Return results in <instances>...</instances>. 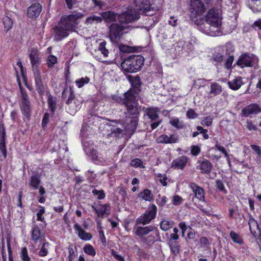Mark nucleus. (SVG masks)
I'll return each instance as SVG.
<instances>
[{
	"label": "nucleus",
	"instance_id": "1",
	"mask_svg": "<svg viewBox=\"0 0 261 261\" xmlns=\"http://www.w3.org/2000/svg\"><path fill=\"white\" fill-rule=\"evenodd\" d=\"M222 11L218 8L210 9L205 16V23L199 25V30L211 36H217L221 34Z\"/></svg>",
	"mask_w": 261,
	"mask_h": 261
},
{
	"label": "nucleus",
	"instance_id": "2",
	"mask_svg": "<svg viewBox=\"0 0 261 261\" xmlns=\"http://www.w3.org/2000/svg\"><path fill=\"white\" fill-rule=\"evenodd\" d=\"M101 16L106 22L115 21L117 18L121 23H128L135 21L139 18V15L133 10H128L119 15L117 13L109 11L102 13Z\"/></svg>",
	"mask_w": 261,
	"mask_h": 261
},
{
	"label": "nucleus",
	"instance_id": "3",
	"mask_svg": "<svg viewBox=\"0 0 261 261\" xmlns=\"http://www.w3.org/2000/svg\"><path fill=\"white\" fill-rule=\"evenodd\" d=\"M144 58L140 55H133L125 59L121 63L122 70L126 72L134 73L140 70L144 65Z\"/></svg>",
	"mask_w": 261,
	"mask_h": 261
},
{
	"label": "nucleus",
	"instance_id": "4",
	"mask_svg": "<svg viewBox=\"0 0 261 261\" xmlns=\"http://www.w3.org/2000/svg\"><path fill=\"white\" fill-rule=\"evenodd\" d=\"M124 105L126 109L125 112V117L139 118L141 111L140 107L136 102V96L133 93L132 90H128L125 93Z\"/></svg>",
	"mask_w": 261,
	"mask_h": 261
},
{
	"label": "nucleus",
	"instance_id": "5",
	"mask_svg": "<svg viewBox=\"0 0 261 261\" xmlns=\"http://www.w3.org/2000/svg\"><path fill=\"white\" fill-rule=\"evenodd\" d=\"M189 11L191 19L196 22L197 17L201 15L206 10L205 6L201 0H188Z\"/></svg>",
	"mask_w": 261,
	"mask_h": 261
},
{
	"label": "nucleus",
	"instance_id": "6",
	"mask_svg": "<svg viewBox=\"0 0 261 261\" xmlns=\"http://www.w3.org/2000/svg\"><path fill=\"white\" fill-rule=\"evenodd\" d=\"M83 15L80 13L69 15L66 17L62 18L60 23L65 30H67L68 32L74 31L78 24V20Z\"/></svg>",
	"mask_w": 261,
	"mask_h": 261
},
{
	"label": "nucleus",
	"instance_id": "7",
	"mask_svg": "<svg viewBox=\"0 0 261 261\" xmlns=\"http://www.w3.org/2000/svg\"><path fill=\"white\" fill-rule=\"evenodd\" d=\"M126 28L118 23H113L109 27V36L111 41L114 44H118L121 40L123 31Z\"/></svg>",
	"mask_w": 261,
	"mask_h": 261
},
{
	"label": "nucleus",
	"instance_id": "8",
	"mask_svg": "<svg viewBox=\"0 0 261 261\" xmlns=\"http://www.w3.org/2000/svg\"><path fill=\"white\" fill-rule=\"evenodd\" d=\"M156 212L157 207L155 205L151 204L145 213L137 219V223L143 225L149 224L152 220L155 219Z\"/></svg>",
	"mask_w": 261,
	"mask_h": 261
},
{
	"label": "nucleus",
	"instance_id": "9",
	"mask_svg": "<svg viewBox=\"0 0 261 261\" xmlns=\"http://www.w3.org/2000/svg\"><path fill=\"white\" fill-rule=\"evenodd\" d=\"M136 8L142 11L147 15H151L153 13L151 11H155L154 8L151 7L149 0H134Z\"/></svg>",
	"mask_w": 261,
	"mask_h": 261
},
{
	"label": "nucleus",
	"instance_id": "10",
	"mask_svg": "<svg viewBox=\"0 0 261 261\" xmlns=\"http://www.w3.org/2000/svg\"><path fill=\"white\" fill-rule=\"evenodd\" d=\"M158 112L159 110L158 108H150L146 110V115L152 122L151 123L152 129L156 128L162 122L161 120L159 119Z\"/></svg>",
	"mask_w": 261,
	"mask_h": 261
},
{
	"label": "nucleus",
	"instance_id": "11",
	"mask_svg": "<svg viewBox=\"0 0 261 261\" xmlns=\"http://www.w3.org/2000/svg\"><path fill=\"white\" fill-rule=\"evenodd\" d=\"M139 118L125 117L124 119V128L127 132L133 134L137 128Z\"/></svg>",
	"mask_w": 261,
	"mask_h": 261
},
{
	"label": "nucleus",
	"instance_id": "12",
	"mask_svg": "<svg viewBox=\"0 0 261 261\" xmlns=\"http://www.w3.org/2000/svg\"><path fill=\"white\" fill-rule=\"evenodd\" d=\"M261 112V107L256 103H251L242 110V116L248 117Z\"/></svg>",
	"mask_w": 261,
	"mask_h": 261
},
{
	"label": "nucleus",
	"instance_id": "13",
	"mask_svg": "<svg viewBox=\"0 0 261 261\" xmlns=\"http://www.w3.org/2000/svg\"><path fill=\"white\" fill-rule=\"evenodd\" d=\"M237 64L241 68L244 67H252L253 65V60L252 56L247 54L242 55L238 59Z\"/></svg>",
	"mask_w": 261,
	"mask_h": 261
},
{
	"label": "nucleus",
	"instance_id": "14",
	"mask_svg": "<svg viewBox=\"0 0 261 261\" xmlns=\"http://www.w3.org/2000/svg\"><path fill=\"white\" fill-rule=\"evenodd\" d=\"M42 11V6L38 3L33 4L27 10L28 16L30 18H35L38 17Z\"/></svg>",
	"mask_w": 261,
	"mask_h": 261
},
{
	"label": "nucleus",
	"instance_id": "15",
	"mask_svg": "<svg viewBox=\"0 0 261 261\" xmlns=\"http://www.w3.org/2000/svg\"><path fill=\"white\" fill-rule=\"evenodd\" d=\"M151 231H155V234H157L158 232V229L156 227L150 225L145 227H137L135 233L137 236L143 238V236L149 234Z\"/></svg>",
	"mask_w": 261,
	"mask_h": 261
},
{
	"label": "nucleus",
	"instance_id": "16",
	"mask_svg": "<svg viewBox=\"0 0 261 261\" xmlns=\"http://www.w3.org/2000/svg\"><path fill=\"white\" fill-rule=\"evenodd\" d=\"M70 94L68 96L67 100L66 101V103L68 106L69 113L71 114L75 113L77 111V106L76 105L75 100V95L72 89L70 88Z\"/></svg>",
	"mask_w": 261,
	"mask_h": 261
},
{
	"label": "nucleus",
	"instance_id": "17",
	"mask_svg": "<svg viewBox=\"0 0 261 261\" xmlns=\"http://www.w3.org/2000/svg\"><path fill=\"white\" fill-rule=\"evenodd\" d=\"M29 57L34 72L38 69L37 67L40 64V59L39 58L38 51L37 49L33 48L30 50Z\"/></svg>",
	"mask_w": 261,
	"mask_h": 261
},
{
	"label": "nucleus",
	"instance_id": "18",
	"mask_svg": "<svg viewBox=\"0 0 261 261\" xmlns=\"http://www.w3.org/2000/svg\"><path fill=\"white\" fill-rule=\"evenodd\" d=\"M188 162V158L182 155L174 159L171 163V167L174 169L183 170Z\"/></svg>",
	"mask_w": 261,
	"mask_h": 261
},
{
	"label": "nucleus",
	"instance_id": "19",
	"mask_svg": "<svg viewBox=\"0 0 261 261\" xmlns=\"http://www.w3.org/2000/svg\"><path fill=\"white\" fill-rule=\"evenodd\" d=\"M34 74L36 90L39 94L41 95L43 94L45 87L41 80L40 72L38 70V69H36V71L34 72Z\"/></svg>",
	"mask_w": 261,
	"mask_h": 261
},
{
	"label": "nucleus",
	"instance_id": "20",
	"mask_svg": "<svg viewBox=\"0 0 261 261\" xmlns=\"http://www.w3.org/2000/svg\"><path fill=\"white\" fill-rule=\"evenodd\" d=\"M190 188L194 193L195 196L199 200L204 201V190L197 186L194 182H191L189 185Z\"/></svg>",
	"mask_w": 261,
	"mask_h": 261
},
{
	"label": "nucleus",
	"instance_id": "21",
	"mask_svg": "<svg viewBox=\"0 0 261 261\" xmlns=\"http://www.w3.org/2000/svg\"><path fill=\"white\" fill-rule=\"evenodd\" d=\"M64 29L60 23L58 25L55 27L54 30L55 33V39L56 40H60L69 35L68 31Z\"/></svg>",
	"mask_w": 261,
	"mask_h": 261
},
{
	"label": "nucleus",
	"instance_id": "22",
	"mask_svg": "<svg viewBox=\"0 0 261 261\" xmlns=\"http://www.w3.org/2000/svg\"><path fill=\"white\" fill-rule=\"evenodd\" d=\"M74 228L76 231H77L78 236L81 239L85 241H88L92 239V234L90 233L87 232L84 230L78 223H76L74 224Z\"/></svg>",
	"mask_w": 261,
	"mask_h": 261
},
{
	"label": "nucleus",
	"instance_id": "23",
	"mask_svg": "<svg viewBox=\"0 0 261 261\" xmlns=\"http://www.w3.org/2000/svg\"><path fill=\"white\" fill-rule=\"evenodd\" d=\"M92 207L99 218H102L110 214V213H107L110 208V206L108 204L100 205L98 208L95 207L94 205H92Z\"/></svg>",
	"mask_w": 261,
	"mask_h": 261
},
{
	"label": "nucleus",
	"instance_id": "24",
	"mask_svg": "<svg viewBox=\"0 0 261 261\" xmlns=\"http://www.w3.org/2000/svg\"><path fill=\"white\" fill-rule=\"evenodd\" d=\"M248 223L251 233L254 237H256L260 232L257 221L252 217H250Z\"/></svg>",
	"mask_w": 261,
	"mask_h": 261
},
{
	"label": "nucleus",
	"instance_id": "25",
	"mask_svg": "<svg viewBox=\"0 0 261 261\" xmlns=\"http://www.w3.org/2000/svg\"><path fill=\"white\" fill-rule=\"evenodd\" d=\"M40 184L41 179L39 174L35 173L31 176L29 185L31 187L33 188V189H38Z\"/></svg>",
	"mask_w": 261,
	"mask_h": 261
},
{
	"label": "nucleus",
	"instance_id": "26",
	"mask_svg": "<svg viewBox=\"0 0 261 261\" xmlns=\"http://www.w3.org/2000/svg\"><path fill=\"white\" fill-rule=\"evenodd\" d=\"M243 84L242 78L240 76L236 77L234 79L228 82L229 88L233 90H238Z\"/></svg>",
	"mask_w": 261,
	"mask_h": 261
},
{
	"label": "nucleus",
	"instance_id": "27",
	"mask_svg": "<svg viewBox=\"0 0 261 261\" xmlns=\"http://www.w3.org/2000/svg\"><path fill=\"white\" fill-rule=\"evenodd\" d=\"M212 168V165L209 161L204 160L200 165V169L201 170V173L208 174L210 173Z\"/></svg>",
	"mask_w": 261,
	"mask_h": 261
},
{
	"label": "nucleus",
	"instance_id": "28",
	"mask_svg": "<svg viewBox=\"0 0 261 261\" xmlns=\"http://www.w3.org/2000/svg\"><path fill=\"white\" fill-rule=\"evenodd\" d=\"M138 197L145 201H151L153 199V195L151 191L148 189H145L138 194Z\"/></svg>",
	"mask_w": 261,
	"mask_h": 261
},
{
	"label": "nucleus",
	"instance_id": "29",
	"mask_svg": "<svg viewBox=\"0 0 261 261\" xmlns=\"http://www.w3.org/2000/svg\"><path fill=\"white\" fill-rule=\"evenodd\" d=\"M133 88L130 89L129 90H132L133 93L134 95L139 93L140 91V80L139 77H135L131 81Z\"/></svg>",
	"mask_w": 261,
	"mask_h": 261
},
{
	"label": "nucleus",
	"instance_id": "30",
	"mask_svg": "<svg viewBox=\"0 0 261 261\" xmlns=\"http://www.w3.org/2000/svg\"><path fill=\"white\" fill-rule=\"evenodd\" d=\"M32 239L36 243L41 238V230L37 225H34L32 230Z\"/></svg>",
	"mask_w": 261,
	"mask_h": 261
},
{
	"label": "nucleus",
	"instance_id": "31",
	"mask_svg": "<svg viewBox=\"0 0 261 261\" xmlns=\"http://www.w3.org/2000/svg\"><path fill=\"white\" fill-rule=\"evenodd\" d=\"M47 103L50 111L54 113L57 109V98L49 94L47 98Z\"/></svg>",
	"mask_w": 261,
	"mask_h": 261
},
{
	"label": "nucleus",
	"instance_id": "32",
	"mask_svg": "<svg viewBox=\"0 0 261 261\" xmlns=\"http://www.w3.org/2000/svg\"><path fill=\"white\" fill-rule=\"evenodd\" d=\"M21 110L23 114L27 117H29L31 112L30 102H21Z\"/></svg>",
	"mask_w": 261,
	"mask_h": 261
},
{
	"label": "nucleus",
	"instance_id": "33",
	"mask_svg": "<svg viewBox=\"0 0 261 261\" xmlns=\"http://www.w3.org/2000/svg\"><path fill=\"white\" fill-rule=\"evenodd\" d=\"M68 259L69 261H73V259L75 258L76 254V247L75 245H73L72 243H70L68 247Z\"/></svg>",
	"mask_w": 261,
	"mask_h": 261
},
{
	"label": "nucleus",
	"instance_id": "34",
	"mask_svg": "<svg viewBox=\"0 0 261 261\" xmlns=\"http://www.w3.org/2000/svg\"><path fill=\"white\" fill-rule=\"evenodd\" d=\"M169 244L171 251L175 254L177 255L179 253V246L177 241L169 240Z\"/></svg>",
	"mask_w": 261,
	"mask_h": 261
},
{
	"label": "nucleus",
	"instance_id": "35",
	"mask_svg": "<svg viewBox=\"0 0 261 261\" xmlns=\"http://www.w3.org/2000/svg\"><path fill=\"white\" fill-rule=\"evenodd\" d=\"M211 93L214 95L219 94L222 92L221 86L217 83H213L211 86Z\"/></svg>",
	"mask_w": 261,
	"mask_h": 261
},
{
	"label": "nucleus",
	"instance_id": "36",
	"mask_svg": "<svg viewBox=\"0 0 261 261\" xmlns=\"http://www.w3.org/2000/svg\"><path fill=\"white\" fill-rule=\"evenodd\" d=\"M230 237L234 243L240 245L243 244V241L242 237L237 233L231 231L230 232Z\"/></svg>",
	"mask_w": 261,
	"mask_h": 261
},
{
	"label": "nucleus",
	"instance_id": "37",
	"mask_svg": "<svg viewBox=\"0 0 261 261\" xmlns=\"http://www.w3.org/2000/svg\"><path fill=\"white\" fill-rule=\"evenodd\" d=\"M173 225L172 221L164 220L161 222L160 228L164 231H167L170 229Z\"/></svg>",
	"mask_w": 261,
	"mask_h": 261
},
{
	"label": "nucleus",
	"instance_id": "38",
	"mask_svg": "<svg viewBox=\"0 0 261 261\" xmlns=\"http://www.w3.org/2000/svg\"><path fill=\"white\" fill-rule=\"evenodd\" d=\"M18 84L20 90L21 96V102H30L29 99V96L27 93L26 90L22 88L21 85L20 81L18 80Z\"/></svg>",
	"mask_w": 261,
	"mask_h": 261
},
{
	"label": "nucleus",
	"instance_id": "39",
	"mask_svg": "<svg viewBox=\"0 0 261 261\" xmlns=\"http://www.w3.org/2000/svg\"><path fill=\"white\" fill-rule=\"evenodd\" d=\"M3 22L6 31L11 29L13 25V21L8 16H5L3 18Z\"/></svg>",
	"mask_w": 261,
	"mask_h": 261
},
{
	"label": "nucleus",
	"instance_id": "40",
	"mask_svg": "<svg viewBox=\"0 0 261 261\" xmlns=\"http://www.w3.org/2000/svg\"><path fill=\"white\" fill-rule=\"evenodd\" d=\"M49 246V244L46 242L42 244L41 249L39 252V256H45L47 255Z\"/></svg>",
	"mask_w": 261,
	"mask_h": 261
},
{
	"label": "nucleus",
	"instance_id": "41",
	"mask_svg": "<svg viewBox=\"0 0 261 261\" xmlns=\"http://www.w3.org/2000/svg\"><path fill=\"white\" fill-rule=\"evenodd\" d=\"M106 42L105 41H103L101 43L99 44L98 46V50H100L102 55H103L104 57H108L109 55V50L106 48Z\"/></svg>",
	"mask_w": 261,
	"mask_h": 261
},
{
	"label": "nucleus",
	"instance_id": "42",
	"mask_svg": "<svg viewBox=\"0 0 261 261\" xmlns=\"http://www.w3.org/2000/svg\"><path fill=\"white\" fill-rule=\"evenodd\" d=\"M20 257L23 261H30L31 258L28 255V250L26 247H24L21 248L20 253Z\"/></svg>",
	"mask_w": 261,
	"mask_h": 261
},
{
	"label": "nucleus",
	"instance_id": "43",
	"mask_svg": "<svg viewBox=\"0 0 261 261\" xmlns=\"http://www.w3.org/2000/svg\"><path fill=\"white\" fill-rule=\"evenodd\" d=\"M84 251L86 254L91 256H94L96 254L94 248L90 244L86 245L84 247Z\"/></svg>",
	"mask_w": 261,
	"mask_h": 261
},
{
	"label": "nucleus",
	"instance_id": "44",
	"mask_svg": "<svg viewBox=\"0 0 261 261\" xmlns=\"http://www.w3.org/2000/svg\"><path fill=\"white\" fill-rule=\"evenodd\" d=\"M0 150L1 151L5 159L7 158V149L6 147V140H0Z\"/></svg>",
	"mask_w": 261,
	"mask_h": 261
},
{
	"label": "nucleus",
	"instance_id": "45",
	"mask_svg": "<svg viewBox=\"0 0 261 261\" xmlns=\"http://www.w3.org/2000/svg\"><path fill=\"white\" fill-rule=\"evenodd\" d=\"M170 123L178 129L182 128L184 126L182 123L177 118L171 119L170 121Z\"/></svg>",
	"mask_w": 261,
	"mask_h": 261
},
{
	"label": "nucleus",
	"instance_id": "46",
	"mask_svg": "<svg viewBox=\"0 0 261 261\" xmlns=\"http://www.w3.org/2000/svg\"><path fill=\"white\" fill-rule=\"evenodd\" d=\"M89 82V79L87 77H82L79 80H77L75 81V83L79 88H81L86 84L88 83Z\"/></svg>",
	"mask_w": 261,
	"mask_h": 261
},
{
	"label": "nucleus",
	"instance_id": "47",
	"mask_svg": "<svg viewBox=\"0 0 261 261\" xmlns=\"http://www.w3.org/2000/svg\"><path fill=\"white\" fill-rule=\"evenodd\" d=\"M7 248L8 250V253H9V261H13V257L12 255V250L11 247V243H10V237H7Z\"/></svg>",
	"mask_w": 261,
	"mask_h": 261
},
{
	"label": "nucleus",
	"instance_id": "48",
	"mask_svg": "<svg viewBox=\"0 0 261 261\" xmlns=\"http://www.w3.org/2000/svg\"><path fill=\"white\" fill-rule=\"evenodd\" d=\"M57 61V59L56 57L53 55L49 56L47 59L48 66L49 67H52Z\"/></svg>",
	"mask_w": 261,
	"mask_h": 261
},
{
	"label": "nucleus",
	"instance_id": "49",
	"mask_svg": "<svg viewBox=\"0 0 261 261\" xmlns=\"http://www.w3.org/2000/svg\"><path fill=\"white\" fill-rule=\"evenodd\" d=\"M92 193L94 195H97L98 199H103L105 197V194L103 190H97V189H93Z\"/></svg>",
	"mask_w": 261,
	"mask_h": 261
},
{
	"label": "nucleus",
	"instance_id": "50",
	"mask_svg": "<svg viewBox=\"0 0 261 261\" xmlns=\"http://www.w3.org/2000/svg\"><path fill=\"white\" fill-rule=\"evenodd\" d=\"M216 187L218 190L220 191L224 192V193L226 192V190L224 187V184L223 182L220 180H217L216 181Z\"/></svg>",
	"mask_w": 261,
	"mask_h": 261
},
{
	"label": "nucleus",
	"instance_id": "51",
	"mask_svg": "<svg viewBox=\"0 0 261 261\" xmlns=\"http://www.w3.org/2000/svg\"><path fill=\"white\" fill-rule=\"evenodd\" d=\"M40 207H41V209L37 213V220L38 221L43 222L44 217L42 216V215L45 213V208L44 207L41 206H40Z\"/></svg>",
	"mask_w": 261,
	"mask_h": 261
},
{
	"label": "nucleus",
	"instance_id": "52",
	"mask_svg": "<svg viewBox=\"0 0 261 261\" xmlns=\"http://www.w3.org/2000/svg\"><path fill=\"white\" fill-rule=\"evenodd\" d=\"M178 141V136L176 134L169 136V144L176 143Z\"/></svg>",
	"mask_w": 261,
	"mask_h": 261
},
{
	"label": "nucleus",
	"instance_id": "53",
	"mask_svg": "<svg viewBox=\"0 0 261 261\" xmlns=\"http://www.w3.org/2000/svg\"><path fill=\"white\" fill-rule=\"evenodd\" d=\"M213 121V118L211 117H204L201 122V124L207 126H210Z\"/></svg>",
	"mask_w": 261,
	"mask_h": 261
},
{
	"label": "nucleus",
	"instance_id": "54",
	"mask_svg": "<svg viewBox=\"0 0 261 261\" xmlns=\"http://www.w3.org/2000/svg\"><path fill=\"white\" fill-rule=\"evenodd\" d=\"M246 127L249 130H257V126L253 124L251 120H247L246 122Z\"/></svg>",
	"mask_w": 261,
	"mask_h": 261
},
{
	"label": "nucleus",
	"instance_id": "55",
	"mask_svg": "<svg viewBox=\"0 0 261 261\" xmlns=\"http://www.w3.org/2000/svg\"><path fill=\"white\" fill-rule=\"evenodd\" d=\"M182 202V199L178 195H175L173 198V204L174 205L180 204Z\"/></svg>",
	"mask_w": 261,
	"mask_h": 261
},
{
	"label": "nucleus",
	"instance_id": "56",
	"mask_svg": "<svg viewBox=\"0 0 261 261\" xmlns=\"http://www.w3.org/2000/svg\"><path fill=\"white\" fill-rule=\"evenodd\" d=\"M187 116L189 118L194 119L197 117L198 115L192 109H189L187 112Z\"/></svg>",
	"mask_w": 261,
	"mask_h": 261
},
{
	"label": "nucleus",
	"instance_id": "57",
	"mask_svg": "<svg viewBox=\"0 0 261 261\" xmlns=\"http://www.w3.org/2000/svg\"><path fill=\"white\" fill-rule=\"evenodd\" d=\"M101 20L102 18L101 17L95 15L90 17L87 19V21L90 22L91 23L94 21L96 22H100L101 21Z\"/></svg>",
	"mask_w": 261,
	"mask_h": 261
},
{
	"label": "nucleus",
	"instance_id": "58",
	"mask_svg": "<svg viewBox=\"0 0 261 261\" xmlns=\"http://www.w3.org/2000/svg\"><path fill=\"white\" fill-rule=\"evenodd\" d=\"M6 140V134L5 132V129L4 128V125L0 123V140L1 139Z\"/></svg>",
	"mask_w": 261,
	"mask_h": 261
},
{
	"label": "nucleus",
	"instance_id": "59",
	"mask_svg": "<svg viewBox=\"0 0 261 261\" xmlns=\"http://www.w3.org/2000/svg\"><path fill=\"white\" fill-rule=\"evenodd\" d=\"M213 60L217 62H221L223 60V56L220 53H217L213 55Z\"/></svg>",
	"mask_w": 261,
	"mask_h": 261
},
{
	"label": "nucleus",
	"instance_id": "60",
	"mask_svg": "<svg viewBox=\"0 0 261 261\" xmlns=\"http://www.w3.org/2000/svg\"><path fill=\"white\" fill-rule=\"evenodd\" d=\"M159 198H160V200H156V202L160 206H163L165 205L167 202V198L165 196L161 197L159 195Z\"/></svg>",
	"mask_w": 261,
	"mask_h": 261
},
{
	"label": "nucleus",
	"instance_id": "61",
	"mask_svg": "<svg viewBox=\"0 0 261 261\" xmlns=\"http://www.w3.org/2000/svg\"><path fill=\"white\" fill-rule=\"evenodd\" d=\"M200 152V148L197 146H192L191 150V153L194 155H197Z\"/></svg>",
	"mask_w": 261,
	"mask_h": 261
},
{
	"label": "nucleus",
	"instance_id": "62",
	"mask_svg": "<svg viewBox=\"0 0 261 261\" xmlns=\"http://www.w3.org/2000/svg\"><path fill=\"white\" fill-rule=\"evenodd\" d=\"M233 59L234 58L233 56H230L228 58L225 64L226 68L229 69L231 67V64L233 61Z\"/></svg>",
	"mask_w": 261,
	"mask_h": 261
},
{
	"label": "nucleus",
	"instance_id": "63",
	"mask_svg": "<svg viewBox=\"0 0 261 261\" xmlns=\"http://www.w3.org/2000/svg\"><path fill=\"white\" fill-rule=\"evenodd\" d=\"M141 161L139 159H135L130 162V165L132 167H137L141 165Z\"/></svg>",
	"mask_w": 261,
	"mask_h": 261
},
{
	"label": "nucleus",
	"instance_id": "64",
	"mask_svg": "<svg viewBox=\"0 0 261 261\" xmlns=\"http://www.w3.org/2000/svg\"><path fill=\"white\" fill-rule=\"evenodd\" d=\"M112 254L116 259L118 261H124V258L121 255L117 254V252L114 250H112Z\"/></svg>",
	"mask_w": 261,
	"mask_h": 261
}]
</instances>
